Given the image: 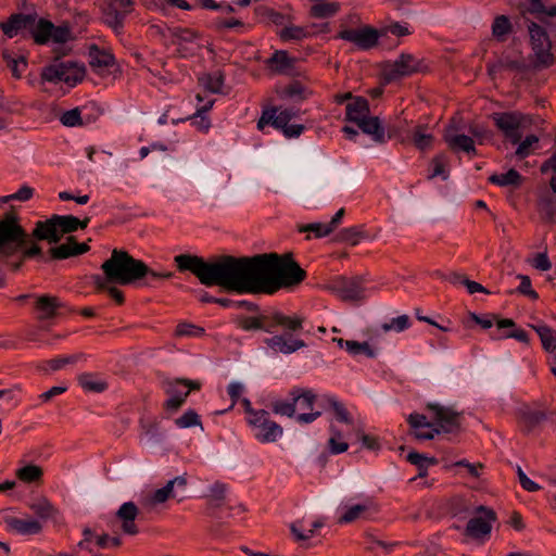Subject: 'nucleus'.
I'll use <instances>...</instances> for the list:
<instances>
[{"instance_id": "f257e3e1", "label": "nucleus", "mask_w": 556, "mask_h": 556, "mask_svg": "<svg viewBox=\"0 0 556 556\" xmlns=\"http://www.w3.org/2000/svg\"><path fill=\"white\" fill-rule=\"evenodd\" d=\"M174 262L180 271L192 273L206 287L218 286L237 293H260L258 254L224 255L206 262L198 255L179 254Z\"/></svg>"}, {"instance_id": "f03ea898", "label": "nucleus", "mask_w": 556, "mask_h": 556, "mask_svg": "<svg viewBox=\"0 0 556 556\" xmlns=\"http://www.w3.org/2000/svg\"><path fill=\"white\" fill-rule=\"evenodd\" d=\"M260 293L273 294L282 288L300 285L306 277L292 254H258Z\"/></svg>"}, {"instance_id": "7ed1b4c3", "label": "nucleus", "mask_w": 556, "mask_h": 556, "mask_svg": "<svg viewBox=\"0 0 556 556\" xmlns=\"http://www.w3.org/2000/svg\"><path fill=\"white\" fill-rule=\"evenodd\" d=\"M101 269L104 276L92 277L96 287H105L106 282L127 286L146 277L148 273L146 263L132 257L128 252L117 249L112 251L111 257L101 265Z\"/></svg>"}, {"instance_id": "20e7f679", "label": "nucleus", "mask_w": 556, "mask_h": 556, "mask_svg": "<svg viewBox=\"0 0 556 556\" xmlns=\"http://www.w3.org/2000/svg\"><path fill=\"white\" fill-rule=\"evenodd\" d=\"M28 240V236L17 223L16 214L9 212L0 219V254L10 255L20 250ZM4 279L0 275V288Z\"/></svg>"}, {"instance_id": "39448f33", "label": "nucleus", "mask_w": 556, "mask_h": 556, "mask_svg": "<svg viewBox=\"0 0 556 556\" xmlns=\"http://www.w3.org/2000/svg\"><path fill=\"white\" fill-rule=\"evenodd\" d=\"M85 72V66L78 62L71 60L55 61L42 68L40 77L43 81L64 83L73 87L84 79Z\"/></svg>"}, {"instance_id": "423d86ee", "label": "nucleus", "mask_w": 556, "mask_h": 556, "mask_svg": "<svg viewBox=\"0 0 556 556\" xmlns=\"http://www.w3.org/2000/svg\"><path fill=\"white\" fill-rule=\"evenodd\" d=\"M162 384L168 396L164 402V408L170 413L177 412L182 406L192 390L201 388L199 381L182 378L165 380Z\"/></svg>"}, {"instance_id": "0eeeda50", "label": "nucleus", "mask_w": 556, "mask_h": 556, "mask_svg": "<svg viewBox=\"0 0 556 556\" xmlns=\"http://www.w3.org/2000/svg\"><path fill=\"white\" fill-rule=\"evenodd\" d=\"M475 514L468 520L463 533L471 540L484 542L491 534L493 523L496 521V514L492 508L483 505L476 507Z\"/></svg>"}, {"instance_id": "6e6552de", "label": "nucleus", "mask_w": 556, "mask_h": 556, "mask_svg": "<svg viewBox=\"0 0 556 556\" xmlns=\"http://www.w3.org/2000/svg\"><path fill=\"white\" fill-rule=\"evenodd\" d=\"M492 119L504 137L513 144L520 141L522 131L529 124L528 117L520 112L493 113Z\"/></svg>"}, {"instance_id": "1a4fd4ad", "label": "nucleus", "mask_w": 556, "mask_h": 556, "mask_svg": "<svg viewBox=\"0 0 556 556\" xmlns=\"http://www.w3.org/2000/svg\"><path fill=\"white\" fill-rule=\"evenodd\" d=\"M528 30L536 64L543 67L554 65L556 59L551 52L552 42L546 30L534 22L528 25Z\"/></svg>"}, {"instance_id": "9d476101", "label": "nucleus", "mask_w": 556, "mask_h": 556, "mask_svg": "<svg viewBox=\"0 0 556 556\" xmlns=\"http://www.w3.org/2000/svg\"><path fill=\"white\" fill-rule=\"evenodd\" d=\"M365 279L361 276L338 277L332 280L328 289L344 302H358L366 298Z\"/></svg>"}, {"instance_id": "9b49d317", "label": "nucleus", "mask_w": 556, "mask_h": 556, "mask_svg": "<svg viewBox=\"0 0 556 556\" xmlns=\"http://www.w3.org/2000/svg\"><path fill=\"white\" fill-rule=\"evenodd\" d=\"M248 425L254 432V437L262 443L276 442L283 433L282 428L270 419L269 413L265 409H258L253 418L248 419Z\"/></svg>"}, {"instance_id": "f8f14e48", "label": "nucleus", "mask_w": 556, "mask_h": 556, "mask_svg": "<svg viewBox=\"0 0 556 556\" xmlns=\"http://www.w3.org/2000/svg\"><path fill=\"white\" fill-rule=\"evenodd\" d=\"M290 397L294 401L295 409L300 410L295 416L298 422L307 425L321 415V412H313L316 394L312 390L294 388L290 391Z\"/></svg>"}, {"instance_id": "ddd939ff", "label": "nucleus", "mask_w": 556, "mask_h": 556, "mask_svg": "<svg viewBox=\"0 0 556 556\" xmlns=\"http://www.w3.org/2000/svg\"><path fill=\"white\" fill-rule=\"evenodd\" d=\"M169 38L172 45L177 47V51L182 58L193 55L201 47L197 31L190 28H170Z\"/></svg>"}, {"instance_id": "4468645a", "label": "nucleus", "mask_w": 556, "mask_h": 556, "mask_svg": "<svg viewBox=\"0 0 556 556\" xmlns=\"http://www.w3.org/2000/svg\"><path fill=\"white\" fill-rule=\"evenodd\" d=\"M379 31L370 26H363L356 29H342L337 38L352 42L362 50H369L378 43Z\"/></svg>"}, {"instance_id": "2eb2a0df", "label": "nucleus", "mask_w": 556, "mask_h": 556, "mask_svg": "<svg viewBox=\"0 0 556 556\" xmlns=\"http://www.w3.org/2000/svg\"><path fill=\"white\" fill-rule=\"evenodd\" d=\"M427 408L433 413L434 424L441 432L451 433L460 428L462 415L452 407L429 403Z\"/></svg>"}, {"instance_id": "dca6fc26", "label": "nucleus", "mask_w": 556, "mask_h": 556, "mask_svg": "<svg viewBox=\"0 0 556 556\" xmlns=\"http://www.w3.org/2000/svg\"><path fill=\"white\" fill-rule=\"evenodd\" d=\"M296 112L292 109L278 110L277 108H269L263 111L258 122L257 129L263 131L267 125H271L277 129H285L289 122L294 118Z\"/></svg>"}, {"instance_id": "f3484780", "label": "nucleus", "mask_w": 556, "mask_h": 556, "mask_svg": "<svg viewBox=\"0 0 556 556\" xmlns=\"http://www.w3.org/2000/svg\"><path fill=\"white\" fill-rule=\"evenodd\" d=\"M420 71V62L412 54H401L400 58L391 65L386 75L389 80L400 77L409 76Z\"/></svg>"}, {"instance_id": "a211bd4d", "label": "nucleus", "mask_w": 556, "mask_h": 556, "mask_svg": "<svg viewBox=\"0 0 556 556\" xmlns=\"http://www.w3.org/2000/svg\"><path fill=\"white\" fill-rule=\"evenodd\" d=\"M139 515V509L134 502L124 503L116 511V519L121 522L122 531L128 535H136L139 529L135 522Z\"/></svg>"}, {"instance_id": "6ab92c4d", "label": "nucleus", "mask_w": 556, "mask_h": 556, "mask_svg": "<svg viewBox=\"0 0 556 556\" xmlns=\"http://www.w3.org/2000/svg\"><path fill=\"white\" fill-rule=\"evenodd\" d=\"M444 140L448 148L455 152L463 151L468 154H477L473 139L469 136L457 134L453 126H448L445 129Z\"/></svg>"}, {"instance_id": "aec40b11", "label": "nucleus", "mask_w": 556, "mask_h": 556, "mask_svg": "<svg viewBox=\"0 0 556 556\" xmlns=\"http://www.w3.org/2000/svg\"><path fill=\"white\" fill-rule=\"evenodd\" d=\"M63 306L59 298L43 294L35 296L34 309L39 320L53 318Z\"/></svg>"}, {"instance_id": "412c9836", "label": "nucleus", "mask_w": 556, "mask_h": 556, "mask_svg": "<svg viewBox=\"0 0 556 556\" xmlns=\"http://www.w3.org/2000/svg\"><path fill=\"white\" fill-rule=\"evenodd\" d=\"M526 68V63L520 53H508L504 52L497 59L496 62L488 65L490 74H494L501 71L521 72Z\"/></svg>"}, {"instance_id": "4be33fe9", "label": "nucleus", "mask_w": 556, "mask_h": 556, "mask_svg": "<svg viewBox=\"0 0 556 556\" xmlns=\"http://www.w3.org/2000/svg\"><path fill=\"white\" fill-rule=\"evenodd\" d=\"M5 523L10 531L15 532L20 535H34L40 533L42 530L41 522L30 517H7Z\"/></svg>"}, {"instance_id": "5701e85b", "label": "nucleus", "mask_w": 556, "mask_h": 556, "mask_svg": "<svg viewBox=\"0 0 556 556\" xmlns=\"http://www.w3.org/2000/svg\"><path fill=\"white\" fill-rule=\"evenodd\" d=\"M33 237L39 240H47L49 243H56L61 240V233L53 216L46 222H37L33 230Z\"/></svg>"}, {"instance_id": "b1692460", "label": "nucleus", "mask_w": 556, "mask_h": 556, "mask_svg": "<svg viewBox=\"0 0 556 556\" xmlns=\"http://www.w3.org/2000/svg\"><path fill=\"white\" fill-rule=\"evenodd\" d=\"M266 344L283 354H291L305 346V342L301 339H289L287 340L283 336H274L265 340Z\"/></svg>"}, {"instance_id": "393cba45", "label": "nucleus", "mask_w": 556, "mask_h": 556, "mask_svg": "<svg viewBox=\"0 0 556 556\" xmlns=\"http://www.w3.org/2000/svg\"><path fill=\"white\" fill-rule=\"evenodd\" d=\"M34 23V18L30 15L15 14L12 15L7 22L0 25L3 34L9 37H15L20 30L26 29Z\"/></svg>"}, {"instance_id": "a878e982", "label": "nucleus", "mask_w": 556, "mask_h": 556, "mask_svg": "<svg viewBox=\"0 0 556 556\" xmlns=\"http://www.w3.org/2000/svg\"><path fill=\"white\" fill-rule=\"evenodd\" d=\"M53 220L56 222L62 237L64 233L74 232L79 228L85 229L88 226L90 218L85 217L84 219H79L73 215H53Z\"/></svg>"}, {"instance_id": "bb28decb", "label": "nucleus", "mask_w": 556, "mask_h": 556, "mask_svg": "<svg viewBox=\"0 0 556 556\" xmlns=\"http://www.w3.org/2000/svg\"><path fill=\"white\" fill-rule=\"evenodd\" d=\"M369 114L368 101L365 98H356L346 105V119L359 124Z\"/></svg>"}, {"instance_id": "cd10ccee", "label": "nucleus", "mask_w": 556, "mask_h": 556, "mask_svg": "<svg viewBox=\"0 0 556 556\" xmlns=\"http://www.w3.org/2000/svg\"><path fill=\"white\" fill-rule=\"evenodd\" d=\"M77 380L86 392L101 393L108 389V382L97 374L84 372Z\"/></svg>"}, {"instance_id": "c85d7f7f", "label": "nucleus", "mask_w": 556, "mask_h": 556, "mask_svg": "<svg viewBox=\"0 0 556 556\" xmlns=\"http://www.w3.org/2000/svg\"><path fill=\"white\" fill-rule=\"evenodd\" d=\"M365 134L370 135L376 142H386L384 129L380 124V121L376 116H366L357 125Z\"/></svg>"}, {"instance_id": "c756f323", "label": "nucleus", "mask_w": 556, "mask_h": 556, "mask_svg": "<svg viewBox=\"0 0 556 556\" xmlns=\"http://www.w3.org/2000/svg\"><path fill=\"white\" fill-rule=\"evenodd\" d=\"M412 141L418 150L425 151L432 148L434 137L427 125H417L412 130Z\"/></svg>"}, {"instance_id": "7c9ffc66", "label": "nucleus", "mask_w": 556, "mask_h": 556, "mask_svg": "<svg viewBox=\"0 0 556 556\" xmlns=\"http://www.w3.org/2000/svg\"><path fill=\"white\" fill-rule=\"evenodd\" d=\"M279 37L283 41H301L308 37L317 35L316 30H309L305 26L288 25L279 31Z\"/></svg>"}, {"instance_id": "2f4dec72", "label": "nucleus", "mask_w": 556, "mask_h": 556, "mask_svg": "<svg viewBox=\"0 0 556 556\" xmlns=\"http://www.w3.org/2000/svg\"><path fill=\"white\" fill-rule=\"evenodd\" d=\"M30 510L42 520L53 518L58 514V509L47 497H38L29 503Z\"/></svg>"}, {"instance_id": "473e14b6", "label": "nucleus", "mask_w": 556, "mask_h": 556, "mask_svg": "<svg viewBox=\"0 0 556 556\" xmlns=\"http://www.w3.org/2000/svg\"><path fill=\"white\" fill-rule=\"evenodd\" d=\"M114 58L111 53L92 46L89 49V64L94 70H102L112 66Z\"/></svg>"}, {"instance_id": "72a5a7b5", "label": "nucleus", "mask_w": 556, "mask_h": 556, "mask_svg": "<svg viewBox=\"0 0 556 556\" xmlns=\"http://www.w3.org/2000/svg\"><path fill=\"white\" fill-rule=\"evenodd\" d=\"M489 181L500 187L518 188L522 184V177L516 169L510 168L507 173L491 175Z\"/></svg>"}, {"instance_id": "f704fd0d", "label": "nucleus", "mask_w": 556, "mask_h": 556, "mask_svg": "<svg viewBox=\"0 0 556 556\" xmlns=\"http://www.w3.org/2000/svg\"><path fill=\"white\" fill-rule=\"evenodd\" d=\"M531 328L535 330L540 340L542 342V346L545 351L552 352L556 349V331L551 327L546 326L543 323H539L535 325H531Z\"/></svg>"}, {"instance_id": "c9c22d12", "label": "nucleus", "mask_w": 556, "mask_h": 556, "mask_svg": "<svg viewBox=\"0 0 556 556\" xmlns=\"http://www.w3.org/2000/svg\"><path fill=\"white\" fill-rule=\"evenodd\" d=\"M17 479L24 483L40 482L43 476V470L40 466L27 464L18 468L15 472Z\"/></svg>"}, {"instance_id": "e433bc0d", "label": "nucleus", "mask_w": 556, "mask_h": 556, "mask_svg": "<svg viewBox=\"0 0 556 556\" xmlns=\"http://www.w3.org/2000/svg\"><path fill=\"white\" fill-rule=\"evenodd\" d=\"M374 507L371 502H366L362 504H355L353 506L346 507L344 513L339 518V523H350L354 520L361 518L366 513H368Z\"/></svg>"}, {"instance_id": "4c0bfd02", "label": "nucleus", "mask_w": 556, "mask_h": 556, "mask_svg": "<svg viewBox=\"0 0 556 556\" xmlns=\"http://www.w3.org/2000/svg\"><path fill=\"white\" fill-rule=\"evenodd\" d=\"M224 74L220 71H216L211 74H204L199 78V83L206 90L213 93H218L222 91L224 86Z\"/></svg>"}, {"instance_id": "58836bf2", "label": "nucleus", "mask_w": 556, "mask_h": 556, "mask_svg": "<svg viewBox=\"0 0 556 556\" xmlns=\"http://www.w3.org/2000/svg\"><path fill=\"white\" fill-rule=\"evenodd\" d=\"M52 23L40 18L31 29V36L36 43L45 45L51 38Z\"/></svg>"}, {"instance_id": "ea45409f", "label": "nucleus", "mask_w": 556, "mask_h": 556, "mask_svg": "<svg viewBox=\"0 0 556 556\" xmlns=\"http://www.w3.org/2000/svg\"><path fill=\"white\" fill-rule=\"evenodd\" d=\"M513 30L510 20L506 15H498L492 24V35L498 40L504 41L506 36Z\"/></svg>"}, {"instance_id": "a19ab883", "label": "nucleus", "mask_w": 556, "mask_h": 556, "mask_svg": "<svg viewBox=\"0 0 556 556\" xmlns=\"http://www.w3.org/2000/svg\"><path fill=\"white\" fill-rule=\"evenodd\" d=\"M340 10L337 2H320L311 7L309 14L316 18H327L336 15Z\"/></svg>"}, {"instance_id": "79ce46f5", "label": "nucleus", "mask_w": 556, "mask_h": 556, "mask_svg": "<svg viewBox=\"0 0 556 556\" xmlns=\"http://www.w3.org/2000/svg\"><path fill=\"white\" fill-rule=\"evenodd\" d=\"M86 356L83 353L60 356L46 362V366L48 370L56 371L64 368L67 365H74L78 361H85Z\"/></svg>"}, {"instance_id": "37998d69", "label": "nucleus", "mask_w": 556, "mask_h": 556, "mask_svg": "<svg viewBox=\"0 0 556 556\" xmlns=\"http://www.w3.org/2000/svg\"><path fill=\"white\" fill-rule=\"evenodd\" d=\"M279 74L288 73L293 67V62L286 51H276L268 61Z\"/></svg>"}, {"instance_id": "c03bdc74", "label": "nucleus", "mask_w": 556, "mask_h": 556, "mask_svg": "<svg viewBox=\"0 0 556 556\" xmlns=\"http://www.w3.org/2000/svg\"><path fill=\"white\" fill-rule=\"evenodd\" d=\"M274 324L289 331H298L302 329L303 319L298 316H287L277 313L273 316Z\"/></svg>"}, {"instance_id": "a18cd8bd", "label": "nucleus", "mask_w": 556, "mask_h": 556, "mask_svg": "<svg viewBox=\"0 0 556 556\" xmlns=\"http://www.w3.org/2000/svg\"><path fill=\"white\" fill-rule=\"evenodd\" d=\"M127 14L111 4L104 12V22L116 31L123 28Z\"/></svg>"}, {"instance_id": "49530a36", "label": "nucleus", "mask_w": 556, "mask_h": 556, "mask_svg": "<svg viewBox=\"0 0 556 556\" xmlns=\"http://www.w3.org/2000/svg\"><path fill=\"white\" fill-rule=\"evenodd\" d=\"M546 418V415L540 410H529L521 415L520 421L526 431L530 432L540 426Z\"/></svg>"}, {"instance_id": "de8ad7c7", "label": "nucleus", "mask_w": 556, "mask_h": 556, "mask_svg": "<svg viewBox=\"0 0 556 556\" xmlns=\"http://www.w3.org/2000/svg\"><path fill=\"white\" fill-rule=\"evenodd\" d=\"M83 535L84 539L77 544L78 549L85 552L86 556H101V553L94 546V531L86 527L83 530Z\"/></svg>"}, {"instance_id": "09e8293b", "label": "nucleus", "mask_w": 556, "mask_h": 556, "mask_svg": "<svg viewBox=\"0 0 556 556\" xmlns=\"http://www.w3.org/2000/svg\"><path fill=\"white\" fill-rule=\"evenodd\" d=\"M447 157L444 154H438L435 155L430 163L431 173L429 174L428 178L433 179L434 177H442V179H447L448 173H447Z\"/></svg>"}, {"instance_id": "8fccbe9b", "label": "nucleus", "mask_w": 556, "mask_h": 556, "mask_svg": "<svg viewBox=\"0 0 556 556\" xmlns=\"http://www.w3.org/2000/svg\"><path fill=\"white\" fill-rule=\"evenodd\" d=\"M175 425L180 429L195 426H199L201 429H203L201 418L194 409H187L180 417L175 419Z\"/></svg>"}, {"instance_id": "3c124183", "label": "nucleus", "mask_w": 556, "mask_h": 556, "mask_svg": "<svg viewBox=\"0 0 556 556\" xmlns=\"http://www.w3.org/2000/svg\"><path fill=\"white\" fill-rule=\"evenodd\" d=\"M74 252H75V249H74V237L73 236H70L65 243L50 249V254H51L52 258H55V260H65L71 256H76Z\"/></svg>"}, {"instance_id": "603ef678", "label": "nucleus", "mask_w": 556, "mask_h": 556, "mask_svg": "<svg viewBox=\"0 0 556 556\" xmlns=\"http://www.w3.org/2000/svg\"><path fill=\"white\" fill-rule=\"evenodd\" d=\"M214 101L210 100L207 101L203 106L199 108L197 110V113L193 117V124L200 131H207L211 127L210 119L204 115L207 111L211 110L213 106Z\"/></svg>"}, {"instance_id": "864d4df0", "label": "nucleus", "mask_w": 556, "mask_h": 556, "mask_svg": "<svg viewBox=\"0 0 556 556\" xmlns=\"http://www.w3.org/2000/svg\"><path fill=\"white\" fill-rule=\"evenodd\" d=\"M362 238H364V232L357 226L343 228L337 236L339 241L350 243L352 245H356Z\"/></svg>"}, {"instance_id": "5fc2aeb1", "label": "nucleus", "mask_w": 556, "mask_h": 556, "mask_svg": "<svg viewBox=\"0 0 556 556\" xmlns=\"http://www.w3.org/2000/svg\"><path fill=\"white\" fill-rule=\"evenodd\" d=\"M331 435L328 440V447L332 454H340L349 448V444L342 440V434L333 426H330Z\"/></svg>"}, {"instance_id": "6e6d98bb", "label": "nucleus", "mask_w": 556, "mask_h": 556, "mask_svg": "<svg viewBox=\"0 0 556 556\" xmlns=\"http://www.w3.org/2000/svg\"><path fill=\"white\" fill-rule=\"evenodd\" d=\"M409 327H410V319H409V316L405 315V314L397 316L395 318H392L389 323H384L381 325V329L384 332H389L392 330L396 331V332H401V331L408 329Z\"/></svg>"}, {"instance_id": "4d7b16f0", "label": "nucleus", "mask_w": 556, "mask_h": 556, "mask_svg": "<svg viewBox=\"0 0 556 556\" xmlns=\"http://www.w3.org/2000/svg\"><path fill=\"white\" fill-rule=\"evenodd\" d=\"M345 350L353 356L365 354L366 356L372 358L376 356L375 351L370 348L367 342H357V341H345Z\"/></svg>"}, {"instance_id": "13d9d810", "label": "nucleus", "mask_w": 556, "mask_h": 556, "mask_svg": "<svg viewBox=\"0 0 556 556\" xmlns=\"http://www.w3.org/2000/svg\"><path fill=\"white\" fill-rule=\"evenodd\" d=\"M539 143V137L535 135H529L523 140L520 139L516 149V156L525 159L530 155L533 148Z\"/></svg>"}, {"instance_id": "bf43d9fd", "label": "nucleus", "mask_w": 556, "mask_h": 556, "mask_svg": "<svg viewBox=\"0 0 556 556\" xmlns=\"http://www.w3.org/2000/svg\"><path fill=\"white\" fill-rule=\"evenodd\" d=\"M271 410L281 416L295 417V405L292 399L290 401L277 400L271 403Z\"/></svg>"}, {"instance_id": "052dcab7", "label": "nucleus", "mask_w": 556, "mask_h": 556, "mask_svg": "<svg viewBox=\"0 0 556 556\" xmlns=\"http://www.w3.org/2000/svg\"><path fill=\"white\" fill-rule=\"evenodd\" d=\"M327 402L329 403L330 407L332 408L337 419L344 424H352V417L345 406L339 402L337 399L332 396L327 397Z\"/></svg>"}, {"instance_id": "680f3d73", "label": "nucleus", "mask_w": 556, "mask_h": 556, "mask_svg": "<svg viewBox=\"0 0 556 556\" xmlns=\"http://www.w3.org/2000/svg\"><path fill=\"white\" fill-rule=\"evenodd\" d=\"M204 328L190 323H180L175 330L176 337H202Z\"/></svg>"}, {"instance_id": "e2e57ef3", "label": "nucleus", "mask_w": 556, "mask_h": 556, "mask_svg": "<svg viewBox=\"0 0 556 556\" xmlns=\"http://www.w3.org/2000/svg\"><path fill=\"white\" fill-rule=\"evenodd\" d=\"M407 460L417 466L419 470H425V467H429L431 465H437L438 460L434 457H428L425 454H420L417 452H410L407 455Z\"/></svg>"}, {"instance_id": "0e129e2a", "label": "nucleus", "mask_w": 556, "mask_h": 556, "mask_svg": "<svg viewBox=\"0 0 556 556\" xmlns=\"http://www.w3.org/2000/svg\"><path fill=\"white\" fill-rule=\"evenodd\" d=\"M526 11L538 15L545 14L548 16H556V7H552L546 10L542 0H527Z\"/></svg>"}, {"instance_id": "69168bd1", "label": "nucleus", "mask_w": 556, "mask_h": 556, "mask_svg": "<svg viewBox=\"0 0 556 556\" xmlns=\"http://www.w3.org/2000/svg\"><path fill=\"white\" fill-rule=\"evenodd\" d=\"M413 435L420 441L432 440L437 434L441 433V429H439L435 424H430L427 428H415L412 429Z\"/></svg>"}, {"instance_id": "338daca9", "label": "nucleus", "mask_w": 556, "mask_h": 556, "mask_svg": "<svg viewBox=\"0 0 556 556\" xmlns=\"http://www.w3.org/2000/svg\"><path fill=\"white\" fill-rule=\"evenodd\" d=\"M60 122L67 127H75L83 125L80 110L78 108L68 110L60 116Z\"/></svg>"}, {"instance_id": "774afa93", "label": "nucleus", "mask_w": 556, "mask_h": 556, "mask_svg": "<svg viewBox=\"0 0 556 556\" xmlns=\"http://www.w3.org/2000/svg\"><path fill=\"white\" fill-rule=\"evenodd\" d=\"M541 172L542 173L552 172L553 175L551 177L549 185H551L552 190L556 193V151L553 153V155L548 160H546L542 164Z\"/></svg>"}]
</instances>
